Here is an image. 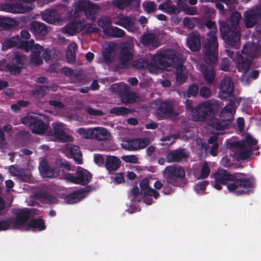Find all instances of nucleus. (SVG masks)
<instances>
[{
  "label": "nucleus",
  "mask_w": 261,
  "mask_h": 261,
  "mask_svg": "<svg viewBox=\"0 0 261 261\" xmlns=\"http://www.w3.org/2000/svg\"><path fill=\"white\" fill-rule=\"evenodd\" d=\"M176 53V50L174 49L163 50L152 56L150 63L146 58H141L134 60L132 65L138 69H147L149 70L169 67L178 60Z\"/></svg>",
  "instance_id": "f257e3e1"
},
{
  "label": "nucleus",
  "mask_w": 261,
  "mask_h": 261,
  "mask_svg": "<svg viewBox=\"0 0 261 261\" xmlns=\"http://www.w3.org/2000/svg\"><path fill=\"white\" fill-rule=\"evenodd\" d=\"M241 17L240 12H235L229 20L219 22L221 35L226 44L234 46L240 41L239 22Z\"/></svg>",
  "instance_id": "f03ea898"
},
{
  "label": "nucleus",
  "mask_w": 261,
  "mask_h": 261,
  "mask_svg": "<svg viewBox=\"0 0 261 261\" xmlns=\"http://www.w3.org/2000/svg\"><path fill=\"white\" fill-rule=\"evenodd\" d=\"M205 26L210 30L207 33L208 38L203 45V60L204 62L211 64L217 59L218 55V43L217 38V27L215 21L211 20L207 21Z\"/></svg>",
  "instance_id": "7ed1b4c3"
},
{
  "label": "nucleus",
  "mask_w": 261,
  "mask_h": 261,
  "mask_svg": "<svg viewBox=\"0 0 261 261\" xmlns=\"http://www.w3.org/2000/svg\"><path fill=\"white\" fill-rule=\"evenodd\" d=\"M226 55L236 63L239 72L246 73L252 64V60L257 54L254 44L248 43L243 47L241 54L237 57L234 52L230 49L225 50Z\"/></svg>",
  "instance_id": "20e7f679"
},
{
  "label": "nucleus",
  "mask_w": 261,
  "mask_h": 261,
  "mask_svg": "<svg viewBox=\"0 0 261 261\" xmlns=\"http://www.w3.org/2000/svg\"><path fill=\"white\" fill-rule=\"evenodd\" d=\"M242 173H235L233 182L227 185V189L230 193L240 196L248 194L255 185L254 179L252 176L245 177Z\"/></svg>",
  "instance_id": "39448f33"
},
{
  "label": "nucleus",
  "mask_w": 261,
  "mask_h": 261,
  "mask_svg": "<svg viewBox=\"0 0 261 261\" xmlns=\"http://www.w3.org/2000/svg\"><path fill=\"white\" fill-rule=\"evenodd\" d=\"M166 182L175 187H183L186 184V172L184 169L177 165L167 166L163 172Z\"/></svg>",
  "instance_id": "423d86ee"
},
{
  "label": "nucleus",
  "mask_w": 261,
  "mask_h": 261,
  "mask_svg": "<svg viewBox=\"0 0 261 261\" xmlns=\"http://www.w3.org/2000/svg\"><path fill=\"white\" fill-rule=\"evenodd\" d=\"M26 61L24 55L16 53L8 63L0 62V71L8 72L12 75H18L25 68Z\"/></svg>",
  "instance_id": "0eeeda50"
},
{
  "label": "nucleus",
  "mask_w": 261,
  "mask_h": 261,
  "mask_svg": "<svg viewBox=\"0 0 261 261\" xmlns=\"http://www.w3.org/2000/svg\"><path fill=\"white\" fill-rule=\"evenodd\" d=\"M215 113V106L210 100L201 102L194 108L192 119L194 121L202 122Z\"/></svg>",
  "instance_id": "6e6552de"
},
{
  "label": "nucleus",
  "mask_w": 261,
  "mask_h": 261,
  "mask_svg": "<svg viewBox=\"0 0 261 261\" xmlns=\"http://www.w3.org/2000/svg\"><path fill=\"white\" fill-rule=\"evenodd\" d=\"M110 89L112 92L119 93V97L123 103H132L138 98L137 94L130 91L129 87L123 83L121 85L113 84Z\"/></svg>",
  "instance_id": "1a4fd4ad"
},
{
  "label": "nucleus",
  "mask_w": 261,
  "mask_h": 261,
  "mask_svg": "<svg viewBox=\"0 0 261 261\" xmlns=\"http://www.w3.org/2000/svg\"><path fill=\"white\" fill-rule=\"evenodd\" d=\"M12 4H4L2 10L12 13H24L31 11L33 7L32 3L34 0H20Z\"/></svg>",
  "instance_id": "9d476101"
},
{
  "label": "nucleus",
  "mask_w": 261,
  "mask_h": 261,
  "mask_svg": "<svg viewBox=\"0 0 261 261\" xmlns=\"http://www.w3.org/2000/svg\"><path fill=\"white\" fill-rule=\"evenodd\" d=\"M66 178L72 183L85 185L91 180L92 175L88 170L79 167L75 175L73 173H68L66 174Z\"/></svg>",
  "instance_id": "9b49d317"
},
{
  "label": "nucleus",
  "mask_w": 261,
  "mask_h": 261,
  "mask_svg": "<svg viewBox=\"0 0 261 261\" xmlns=\"http://www.w3.org/2000/svg\"><path fill=\"white\" fill-rule=\"evenodd\" d=\"M246 28H252L261 21V6L246 10L243 14Z\"/></svg>",
  "instance_id": "f8f14e48"
},
{
  "label": "nucleus",
  "mask_w": 261,
  "mask_h": 261,
  "mask_svg": "<svg viewBox=\"0 0 261 261\" xmlns=\"http://www.w3.org/2000/svg\"><path fill=\"white\" fill-rule=\"evenodd\" d=\"M99 8L97 5L93 4L89 0L79 1L75 6V11L76 12H84L88 19L93 20L95 18L96 10Z\"/></svg>",
  "instance_id": "ddd939ff"
},
{
  "label": "nucleus",
  "mask_w": 261,
  "mask_h": 261,
  "mask_svg": "<svg viewBox=\"0 0 261 261\" xmlns=\"http://www.w3.org/2000/svg\"><path fill=\"white\" fill-rule=\"evenodd\" d=\"M52 126L53 130L50 129L47 132L48 136H50L51 139L58 140L61 142L71 141V136L64 132L62 123H53Z\"/></svg>",
  "instance_id": "4468645a"
},
{
  "label": "nucleus",
  "mask_w": 261,
  "mask_h": 261,
  "mask_svg": "<svg viewBox=\"0 0 261 261\" xmlns=\"http://www.w3.org/2000/svg\"><path fill=\"white\" fill-rule=\"evenodd\" d=\"M157 113L161 119L171 118L174 115L172 102L170 100H158L155 102Z\"/></svg>",
  "instance_id": "2eb2a0df"
},
{
  "label": "nucleus",
  "mask_w": 261,
  "mask_h": 261,
  "mask_svg": "<svg viewBox=\"0 0 261 261\" xmlns=\"http://www.w3.org/2000/svg\"><path fill=\"white\" fill-rule=\"evenodd\" d=\"M30 215L31 212L29 209L19 210L15 213L16 218L13 223L11 224V228L21 229L29 219Z\"/></svg>",
  "instance_id": "dca6fc26"
},
{
  "label": "nucleus",
  "mask_w": 261,
  "mask_h": 261,
  "mask_svg": "<svg viewBox=\"0 0 261 261\" xmlns=\"http://www.w3.org/2000/svg\"><path fill=\"white\" fill-rule=\"evenodd\" d=\"M64 151L68 158L73 159L77 164H82V154L79 146L67 144L64 148Z\"/></svg>",
  "instance_id": "f3484780"
},
{
  "label": "nucleus",
  "mask_w": 261,
  "mask_h": 261,
  "mask_svg": "<svg viewBox=\"0 0 261 261\" xmlns=\"http://www.w3.org/2000/svg\"><path fill=\"white\" fill-rule=\"evenodd\" d=\"M90 191V188L89 186H87L85 188L73 191L66 196L64 198L65 201L69 204L76 203L84 198L86 196V194Z\"/></svg>",
  "instance_id": "a211bd4d"
},
{
  "label": "nucleus",
  "mask_w": 261,
  "mask_h": 261,
  "mask_svg": "<svg viewBox=\"0 0 261 261\" xmlns=\"http://www.w3.org/2000/svg\"><path fill=\"white\" fill-rule=\"evenodd\" d=\"M187 46L192 51H198L201 48V37L197 32H192L187 38Z\"/></svg>",
  "instance_id": "6ab92c4d"
},
{
  "label": "nucleus",
  "mask_w": 261,
  "mask_h": 261,
  "mask_svg": "<svg viewBox=\"0 0 261 261\" xmlns=\"http://www.w3.org/2000/svg\"><path fill=\"white\" fill-rule=\"evenodd\" d=\"M188 156L184 149H177L171 150L166 155L168 163L179 162Z\"/></svg>",
  "instance_id": "aec40b11"
},
{
  "label": "nucleus",
  "mask_w": 261,
  "mask_h": 261,
  "mask_svg": "<svg viewBox=\"0 0 261 261\" xmlns=\"http://www.w3.org/2000/svg\"><path fill=\"white\" fill-rule=\"evenodd\" d=\"M235 173L231 174L227 171L225 169H221L216 172L215 174V179L217 182H219L222 185L227 186L228 181L233 182Z\"/></svg>",
  "instance_id": "412c9836"
},
{
  "label": "nucleus",
  "mask_w": 261,
  "mask_h": 261,
  "mask_svg": "<svg viewBox=\"0 0 261 261\" xmlns=\"http://www.w3.org/2000/svg\"><path fill=\"white\" fill-rule=\"evenodd\" d=\"M30 28L31 31L36 36L44 37L48 33L46 25L44 23L37 21H31Z\"/></svg>",
  "instance_id": "4be33fe9"
},
{
  "label": "nucleus",
  "mask_w": 261,
  "mask_h": 261,
  "mask_svg": "<svg viewBox=\"0 0 261 261\" xmlns=\"http://www.w3.org/2000/svg\"><path fill=\"white\" fill-rule=\"evenodd\" d=\"M129 45H126L122 47L119 56V64L121 68L127 67V62L132 60L133 54L130 50Z\"/></svg>",
  "instance_id": "5701e85b"
},
{
  "label": "nucleus",
  "mask_w": 261,
  "mask_h": 261,
  "mask_svg": "<svg viewBox=\"0 0 261 261\" xmlns=\"http://www.w3.org/2000/svg\"><path fill=\"white\" fill-rule=\"evenodd\" d=\"M176 55L178 58L177 61L174 62L169 67L174 66L176 68V80L177 82L183 84L185 83L187 79V76L183 73L185 70V66L180 62V59L178 55V53L176 51Z\"/></svg>",
  "instance_id": "b1692460"
},
{
  "label": "nucleus",
  "mask_w": 261,
  "mask_h": 261,
  "mask_svg": "<svg viewBox=\"0 0 261 261\" xmlns=\"http://www.w3.org/2000/svg\"><path fill=\"white\" fill-rule=\"evenodd\" d=\"M114 23L122 27L129 32L134 31L135 23L130 17L121 15L114 20Z\"/></svg>",
  "instance_id": "393cba45"
},
{
  "label": "nucleus",
  "mask_w": 261,
  "mask_h": 261,
  "mask_svg": "<svg viewBox=\"0 0 261 261\" xmlns=\"http://www.w3.org/2000/svg\"><path fill=\"white\" fill-rule=\"evenodd\" d=\"M257 143V140L253 138L250 135L247 134L244 140L234 142V145L239 149L250 148L252 150V147Z\"/></svg>",
  "instance_id": "a878e982"
},
{
  "label": "nucleus",
  "mask_w": 261,
  "mask_h": 261,
  "mask_svg": "<svg viewBox=\"0 0 261 261\" xmlns=\"http://www.w3.org/2000/svg\"><path fill=\"white\" fill-rule=\"evenodd\" d=\"M141 42L145 46H151L153 48L158 47L160 45L158 37L151 33L143 34L141 36Z\"/></svg>",
  "instance_id": "bb28decb"
},
{
  "label": "nucleus",
  "mask_w": 261,
  "mask_h": 261,
  "mask_svg": "<svg viewBox=\"0 0 261 261\" xmlns=\"http://www.w3.org/2000/svg\"><path fill=\"white\" fill-rule=\"evenodd\" d=\"M92 140L99 141H107L111 137L107 129L102 127H93Z\"/></svg>",
  "instance_id": "cd10ccee"
},
{
  "label": "nucleus",
  "mask_w": 261,
  "mask_h": 261,
  "mask_svg": "<svg viewBox=\"0 0 261 261\" xmlns=\"http://www.w3.org/2000/svg\"><path fill=\"white\" fill-rule=\"evenodd\" d=\"M220 90L228 96H231L234 91L233 83L230 77H224L221 82Z\"/></svg>",
  "instance_id": "c85d7f7f"
},
{
  "label": "nucleus",
  "mask_w": 261,
  "mask_h": 261,
  "mask_svg": "<svg viewBox=\"0 0 261 261\" xmlns=\"http://www.w3.org/2000/svg\"><path fill=\"white\" fill-rule=\"evenodd\" d=\"M39 169L41 175L44 177L54 178L58 176L55 169L51 168L46 161L40 162Z\"/></svg>",
  "instance_id": "c756f323"
},
{
  "label": "nucleus",
  "mask_w": 261,
  "mask_h": 261,
  "mask_svg": "<svg viewBox=\"0 0 261 261\" xmlns=\"http://www.w3.org/2000/svg\"><path fill=\"white\" fill-rule=\"evenodd\" d=\"M218 60V59H217ZM217 61L216 60L215 62L213 63H206L205 64L208 65L210 66H205L203 68V76L205 80V81L208 84H211L213 83L215 77V71L214 68V65Z\"/></svg>",
  "instance_id": "7c9ffc66"
},
{
  "label": "nucleus",
  "mask_w": 261,
  "mask_h": 261,
  "mask_svg": "<svg viewBox=\"0 0 261 261\" xmlns=\"http://www.w3.org/2000/svg\"><path fill=\"white\" fill-rule=\"evenodd\" d=\"M236 110L233 105L230 103L226 105L223 109L220 117L222 120L226 122H231L234 118Z\"/></svg>",
  "instance_id": "2f4dec72"
},
{
  "label": "nucleus",
  "mask_w": 261,
  "mask_h": 261,
  "mask_svg": "<svg viewBox=\"0 0 261 261\" xmlns=\"http://www.w3.org/2000/svg\"><path fill=\"white\" fill-rule=\"evenodd\" d=\"M31 228L33 231H42L46 228L44 221L41 218L31 219L25 226V229L29 230Z\"/></svg>",
  "instance_id": "473e14b6"
},
{
  "label": "nucleus",
  "mask_w": 261,
  "mask_h": 261,
  "mask_svg": "<svg viewBox=\"0 0 261 261\" xmlns=\"http://www.w3.org/2000/svg\"><path fill=\"white\" fill-rule=\"evenodd\" d=\"M42 50L43 47L42 46L38 44H36L35 45L34 48L32 51L31 56V63L37 66L42 64L43 61L41 57Z\"/></svg>",
  "instance_id": "72a5a7b5"
},
{
  "label": "nucleus",
  "mask_w": 261,
  "mask_h": 261,
  "mask_svg": "<svg viewBox=\"0 0 261 261\" xmlns=\"http://www.w3.org/2000/svg\"><path fill=\"white\" fill-rule=\"evenodd\" d=\"M49 125L48 123H44L42 120L38 117L35 120L34 123L32 126V132L34 134L42 135L47 130Z\"/></svg>",
  "instance_id": "f704fd0d"
},
{
  "label": "nucleus",
  "mask_w": 261,
  "mask_h": 261,
  "mask_svg": "<svg viewBox=\"0 0 261 261\" xmlns=\"http://www.w3.org/2000/svg\"><path fill=\"white\" fill-rule=\"evenodd\" d=\"M121 161L115 156H108L107 157L105 167L109 171H116L120 166Z\"/></svg>",
  "instance_id": "c9c22d12"
},
{
  "label": "nucleus",
  "mask_w": 261,
  "mask_h": 261,
  "mask_svg": "<svg viewBox=\"0 0 261 261\" xmlns=\"http://www.w3.org/2000/svg\"><path fill=\"white\" fill-rule=\"evenodd\" d=\"M10 173L13 176H17L20 180L22 181H27L29 179V176L27 175L23 169L12 165L9 168Z\"/></svg>",
  "instance_id": "e433bc0d"
},
{
  "label": "nucleus",
  "mask_w": 261,
  "mask_h": 261,
  "mask_svg": "<svg viewBox=\"0 0 261 261\" xmlns=\"http://www.w3.org/2000/svg\"><path fill=\"white\" fill-rule=\"evenodd\" d=\"M104 34L114 38H122L125 36V33L124 30L117 27H111L104 31Z\"/></svg>",
  "instance_id": "4c0bfd02"
},
{
  "label": "nucleus",
  "mask_w": 261,
  "mask_h": 261,
  "mask_svg": "<svg viewBox=\"0 0 261 261\" xmlns=\"http://www.w3.org/2000/svg\"><path fill=\"white\" fill-rule=\"evenodd\" d=\"M209 125L216 130L222 131L227 128L228 124L225 121L214 118L210 120Z\"/></svg>",
  "instance_id": "58836bf2"
},
{
  "label": "nucleus",
  "mask_w": 261,
  "mask_h": 261,
  "mask_svg": "<svg viewBox=\"0 0 261 261\" xmlns=\"http://www.w3.org/2000/svg\"><path fill=\"white\" fill-rule=\"evenodd\" d=\"M42 18L47 23L50 24L55 23L57 19L56 11L52 9L46 10L42 14Z\"/></svg>",
  "instance_id": "ea45409f"
},
{
  "label": "nucleus",
  "mask_w": 261,
  "mask_h": 261,
  "mask_svg": "<svg viewBox=\"0 0 261 261\" xmlns=\"http://www.w3.org/2000/svg\"><path fill=\"white\" fill-rule=\"evenodd\" d=\"M240 149L236 154V158L238 161L248 159L253 154V152L250 148Z\"/></svg>",
  "instance_id": "a19ab883"
},
{
  "label": "nucleus",
  "mask_w": 261,
  "mask_h": 261,
  "mask_svg": "<svg viewBox=\"0 0 261 261\" xmlns=\"http://www.w3.org/2000/svg\"><path fill=\"white\" fill-rule=\"evenodd\" d=\"M123 148L128 150H137L139 149L138 138L128 140L122 144Z\"/></svg>",
  "instance_id": "79ce46f5"
},
{
  "label": "nucleus",
  "mask_w": 261,
  "mask_h": 261,
  "mask_svg": "<svg viewBox=\"0 0 261 261\" xmlns=\"http://www.w3.org/2000/svg\"><path fill=\"white\" fill-rule=\"evenodd\" d=\"M16 24V21L10 18H3L0 19V27L4 30H9Z\"/></svg>",
  "instance_id": "37998d69"
},
{
  "label": "nucleus",
  "mask_w": 261,
  "mask_h": 261,
  "mask_svg": "<svg viewBox=\"0 0 261 261\" xmlns=\"http://www.w3.org/2000/svg\"><path fill=\"white\" fill-rule=\"evenodd\" d=\"M20 38L19 36L12 37L5 40L4 42V46L7 49L11 48L19 45Z\"/></svg>",
  "instance_id": "c03bdc74"
},
{
  "label": "nucleus",
  "mask_w": 261,
  "mask_h": 261,
  "mask_svg": "<svg viewBox=\"0 0 261 261\" xmlns=\"http://www.w3.org/2000/svg\"><path fill=\"white\" fill-rule=\"evenodd\" d=\"M79 32V26L76 23H69L63 28V32L65 34L74 35Z\"/></svg>",
  "instance_id": "a18cd8bd"
},
{
  "label": "nucleus",
  "mask_w": 261,
  "mask_h": 261,
  "mask_svg": "<svg viewBox=\"0 0 261 261\" xmlns=\"http://www.w3.org/2000/svg\"><path fill=\"white\" fill-rule=\"evenodd\" d=\"M131 110L124 107H114L110 109V113L116 116H125L130 113Z\"/></svg>",
  "instance_id": "49530a36"
},
{
  "label": "nucleus",
  "mask_w": 261,
  "mask_h": 261,
  "mask_svg": "<svg viewBox=\"0 0 261 261\" xmlns=\"http://www.w3.org/2000/svg\"><path fill=\"white\" fill-rule=\"evenodd\" d=\"M112 23L111 19L108 17H101L98 19L97 22V25L103 29V33L104 31L111 27Z\"/></svg>",
  "instance_id": "de8ad7c7"
},
{
  "label": "nucleus",
  "mask_w": 261,
  "mask_h": 261,
  "mask_svg": "<svg viewBox=\"0 0 261 261\" xmlns=\"http://www.w3.org/2000/svg\"><path fill=\"white\" fill-rule=\"evenodd\" d=\"M48 90L47 86H40L33 91V95L39 98L43 97L47 94Z\"/></svg>",
  "instance_id": "09e8293b"
},
{
  "label": "nucleus",
  "mask_w": 261,
  "mask_h": 261,
  "mask_svg": "<svg viewBox=\"0 0 261 261\" xmlns=\"http://www.w3.org/2000/svg\"><path fill=\"white\" fill-rule=\"evenodd\" d=\"M13 219L12 217H6L5 219L0 220V231H5L11 227V224Z\"/></svg>",
  "instance_id": "8fccbe9b"
},
{
  "label": "nucleus",
  "mask_w": 261,
  "mask_h": 261,
  "mask_svg": "<svg viewBox=\"0 0 261 261\" xmlns=\"http://www.w3.org/2000/svg\"><path fill=\"white\" fill-rule=\"evenodd\" d=\"M209 184L207 180H203L196 184L194 189L197 194H204L206 190V186Z\"/></svg>",
  "instance_id": "3c124183"
},
{
  "label": "nucleus",
  "mask_w": 261,
  "mask_h": 261,
  "mask_svg": "<svg viewBox=\"0 0 261 261\" xmlns=\"http://www.w3.org/2000/svg\"><path fill=\"white\" fill-rule=\"evenodd\" d=\"M77 132L86 139L92 140L93 127L86 129L83 127L80 128Z\"/></svg>",
  "instance_id": "603ef678"
},
{
  "label": "nucleus",
  "mask_w": 261,
  "mask_h": 261,
  "mask_svg": "<svg viewBox=\"0 0 261 261\" xmlns=\"http://www.w3.org/2000/svg\"><path fill=\"white\" fill-rule=\"evenodd\" d=\"M37 116L33 114H29L21 118V123L29 126H32Z\"/></svg>",
  "instance_id": "864d4df0"
},
{
  "label": "nucleus",
  "mask_w": 261,
  "mask_h": 261,
  "mask_svg": "<svg viewBox=\"0 0 261 261\" xmlns=\"http://www.w3.org/2000/svg\"><path fill=\"white\" fill-rule=\"evenodd\" d=\"M199 91V87L196 84H192L189 85L186 92V96L188 98L195 97Z\"/></svg>",
  "instance_id": "5fc2aeb1"
},
{
  "label": "nucleus",
  "mask_w": 261,
  "mask_h": 261,
  "mask_svg": "<svg viewBox=\"0 0 261 261\" xmlns=\"http://www.w3.org/2000/svg\"><path fill=\"white\" fill-rule=\"evenodd\" d=\"M210 171V169L207 163L205 162L201 166V171L198 178L204 179L206 178L209 175Z\"/></svg>",
  "instance_id": "6e6d98bb"
},
{
  "label": "nucleus",
  "mask_w": 261,
  "mask_h": 261,
  "mask_svg": "<svg viewBox=\"0 0 261 261\" xmlns=\"http://www.w3.org/2000/svg\"><path fill=\"white\" fill-rule=\"evenodd\" d=\"M34 41L32 39L29 41H22L20 39L19 47L23 49L25 51H28L33 48Z\"/></svg>",
  "instance_id": "4d7b16f0"
},
{
  "label": "nucleus",
  "mask_w": 261,
  "mask_h": 261,
  "mask_svg": "<svg viewBox=\"0 0 261 261\" xmlns=\"http://www.w3.org/2000/svg\"><path fill=\"white\" fill-rule=\"evenodd\" d=\"M259 71L258 70H253L251 71L247 77L244 78V81L247 85L251 83V80H256L258 77Z\"/></svg>",
  "instance_id": "13d9d810"
},
{
  "label": "nucleus",
  "mask_w": 261,
  "mask_h": 261,
  "mask_svg": "<svg viewBox=\"0 0 261 261\" xmlns=\"http://www.w3.org/2000/svg\"><path fill=\"white\" fill-rule=\"evenodd\" d=\"M195 18H190L186 17L183 20V24L184 26L190 30L193 29L195 27Z\"/></svg>",
  "instance_id": "bf43d9fd"
},
{
  "label": "nucleus",
  "mask_w": 261,
  "mask_h": 261,
  "mask_svg": "<svg viewBox=\"0 0 261 261\" xmlns=\"http://www.w3.org/2000/svg\"><path fill=\"white\" fill-rule=\"evenodd\" d=\"M229 67V60L227 58L222 59L219 64V69L224 71H228Z\"/></svg>",
  "instance_id": "052dcab7"
},
{
  "label": "nucleus",
  "mask_w": 261,
  "mask_h": 261,
  "mask_svg": "<svg viewBox=\"0 0 261 261\" xmlns=\"http://www.w3.org/2000/svg\"><path fill=\"white\" fill-rule=\"evenodd\" d=\"M121 159L126 163L135 164L137 163L138 161V158L135 155H123Z\"/></svg>",
  "instance_id": "680f3d73"
},
{
  "label": "nucleus",
  "mask_w": 261,
  "mask_h": 261,
  "mask_svg": "<svg viewBox=\"0 0 261 261\" xmlns=\"http://www.w3.org/2000/svg\"><path fill=\"white\" fill-rule=\"evenodd\" d=\"M144 7L145 11L147 13L154 12L156 9V5L153 2H148L144 6Z\"/></svg>",
  "instance_id": "e2e57ef3"
},
{
  "label": "nucleus",
  "mask_w": 261,
  "mask_h": 261,
  "mask_svg": "<svg viewBox=\"0 0 261 261\" xmlns=\"http://www.w3.org/2000/svg\"><path fill=\"white\" fill-rule=\"evenodd\" d=\"M103 58L104 62L107 64H110L113 61V57L111 54L110 49H106L103 53Z\"/></svg>",
  "instance_id": "0e129e2a"
},
{
  "label": "nucleus",
  "mask_w": 261,
  "mask_h": 261,
  "mask_svg": "<svg viewBox=\"0 0 261 261\" xmlns=\"http://www.w3.org/2000/svg\"><path fill=\"white\" fill-rule=\"evenodd\" d=\"M199 94L203 98H207L211 95V91L209 88L206 87H202L199 90Z\"/></svg>",
  "instance_id": "69168bd1"
},
{
  "label": "nucleus",
  "mask_w": 261,
  "mask_h": 261,
  "mask_svg": "<svg viewBox=\"0 0 261 261\" xmlns=\"http://www.w3.org/2000/svg\"><path fill=\"white\" fill-rule=\"evenodd\" d=\"M86 111L89 114L92 116H102L103 115V113L102 111L93 109L91 107H87Z\"/></svg>",
  "instance_id": "338daca9"
},
{
  "label": "nucleus",
  "mask_w": 261,
  "mask_h": 261,
  "mask_svg": "<svg viewBox=\"0 0 261 261\" xmlns=\"http://www.w3.org/2000/svg\"><path fill=\"white\" fill-rule=\"evenodd\" d=\"M138 145L139 146V149L145 148L150 143V140L147 137H145L143 138H138Z\"/></svg>",
  "instance_id": "774afa93"
}]
</instances>
